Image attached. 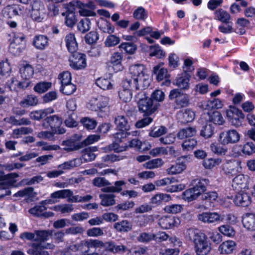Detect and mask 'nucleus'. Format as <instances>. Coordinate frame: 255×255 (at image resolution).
<instances>
[{
	"mask_svg": "<svg viewBox=\"0 0 255 255\" xmlns=\"http://www.w3.org/2000/svg\"><path fill=\"white\" fill-rule=\"evenodd\" d=\"M35 243L41 244L42 245L46 247V248L50 249L52 245L45 242L49 240L50 237L52 235L51 230H35Z\"/></svg>",
	"mask_w": 255,
	"mask_h": 255,
	"instance_id": "nucleus-14",
	"label": "nucleus"
},
{
	"mask_svg": "<svg viewBox=\"0 0 255 255\" xmlns=\"http://www.w3.org/2000/svg\"><path fill=\"white\" fill-rule=\"evenodd\" d=\"M190 75L186 72L183 73L181 75L177 78L176 85L182 89H188L189 87V80Z\"/></svg>",
	"mask_w": 255,
	"mask_h": 255,
	"instance_id": "nucleus-34",
	"label": "nucleus"
},
{
	"mask_svg": "<svg viewBox=\"0 0 255 255\" xmlns=\"http://www.w3.org/2000/svg\"><path fill=\"white\" fill-rule=\"evenodd\" d=\"M120 42V38L115 35L111 34L107 36L104 44L105 46L111 47L118 45Z\"/></svg>",
	"mask_w": 255,
	"mask_h": 255,
	"instance_id": "nucleus-56",
	"label": "nucleus"
},
{
	"mask_svg": "<svg viewBox=\"0 0 255 255\" xmlns=\"http://www.w3.org/2000/svg\"><path fill=\"white\" fill-rule=\"evenodd\" d=\"M249 179L248 175L239 174L232 180V187L237 191L241 190L247 188V182Z\"/></svg>",
	"mask_w": 255,
	"mask_h": 255,
	"instance_id": "nucleus-19",
	"label": "nucleus"
},
{
	"mask_svg": "<svg viewBox=\"0 0 255 255\" xmlns=\"http://www.w3.org/2000/svg\"><path fill=\"white\" fill-rule=\"evenodd\" d=\"M177 118L180 122L186 124L192 122L195 119V114L190 109L180 111L177 113Z\"/></svg>",
	"mask_w": 255,
	"mask_h": 255,
	"instance_id": "nucleus-22",
	"label": "nucleus"
},
{
	"mask_svg": "<svg viewBox=\"0 0 255 255\" xmlns=\"http://www.w3.org/2000/svg\"><path fill=\"white\" fill-rule=\"evenodd\" d=\"M135 100L137 101L138 110L146 115L153 114L159 107V104L154 103L151 99L146 97L143 91L139 92L135 96Z\"/></svg>",
	"mask_w": 255,
	"mask_h": 255,
	"instance_id": "nucleus-3",
	"label": "nucleus"
},
{
	"mask_svg": "<svg viewBox=\"0 0 255 255\" xmlns=\"http://www.w3.org/2000/svg\"><path fill=\"white\" fill-rule=\"evenodd\" d=\"M46 210V208L45 206H44V205H43L41 202H40L38 205H36L33 208L30 209L29 210V212L33 216L37 217H40L42 216L48 217L51 216L53 215L52 213L44 212Z\"/></svg>",
	"mask_w": 255,
	"mask_h": 255,
	"instance_id": "nucleus-28",
	"label": "nucleus"
},
{
	"mask_svg": "<svg viewBox=\"0 0 255 255\" xmlns=\"http://www.w3.org/2000/svg\"><path fill=\"white\" fill-rule=\"evenodd\" d=\"M223 106L222 101L218 98H213L208 100L205 105V109L207 110H212L213 109L222 108Z\"/></svg>",
	"mask_w": 255,
	"mask_h": 255,
	"instance_id": "nucleus-47",
	"label": "nucleus"
},
{
	"mask_svg": "<svg viewBox=\"0 0 255 255\" xmlns=\"http://www.w3.org/2000/svg\"><path fill=\"white\" fill-rule=\"evenodd\" d=\"M69 61L70 66L75 70L83 69L87 65L86 55L77 52L72 53Z\"/></svg>",
	"mask_w": 255,
	"mask_h": 255,
	"instance_id": "nucleus-12",
	"label": "nucleus"
},
{
	"mask_svg": "<svg viewBox=\"0 0 255 255\" xmlns=\"http://www.w3.org/2000/svg\"><path fill=\"white\" fill-rule=\"evenodd\" d=\"M33 44L36 48L43 50L48 44V38L44 35H38L35 36L33 40Z\"/></svg>",
	"mask_w": 255,
	"mask_h": 255,
	"instance_id": "nucleus-29",
	"label": "nucleus"
},
{
	"mask_svg": "<svg viewBox=\"0 0 255 255\" xmlns=\"http://www.w3.org/2000/svg\"><path fill=\"white\" fill-rule=\"evenodd\" d=\"M93 185L97 187L106 188L111 185L109 181L105 177H97L95 178L92 182Z\"/></svg>",
	"mask_w": 255,
	"mask_h": 255,
	"instance_id": "nucleus-52",
	"label": "nucleus"
},
{
	"mask_svg": "<svg viewBox=\"0 0 255 255\" xmlns=\"http://www.w3.org/2000/svg\"><path fill=\"white\" fill-rule=\"evenodd\" d=\"M226 115L232 125L236 127L240 126L245 118V115L242 111L234 106H230L226 110Z\"/></svg>",
	"mask_w": 255,
	"mask_h": 255,
	"instance_id": "nucleus-8",
	"label": "nucleus"
},
{
	"mask_svg": "<svg viewBox=\"0 0 255 255\" xmlns=\"http://www.w3.org/2000/svg\"><path fill=\"white\" fill-rule=\"evenodd\" d=\"M119 96L120 99L124 102L127 103L130 101L132 97V92L129 89L124 88L119 92Z\"/></svg>",
	"mask_w": 255,
	"mask_h": 255,
	"instance_id": "nucleus-46",
	"label": "nucleus"
},
{
	"mask_svg": "<svg viewBox=\"0 0 255 255\" xmlns=\"http://www.w3.org/2000/svg\"><path fill=\"white\" fill-rule=\"evenodd\" d=\"M99 38V35L97 31H92L87 33L85 36V42L91 44L97 42Z\"/></svg>",
	"mask_w": 255,
	"mask_h": 255,
	"instance_id": "nucleus-60",
	"label": "nucleus"
},
{
	"mask_svg": "<svg viewBox=\"0 0 255 255\" xmlns=\"http://www.w3.org/2000/svg\"><path fill=\"white\" fill-rule=\"evenodd\" d=\"M209 181L207 179H196L194 180L193 187L185 190L182 193V199L188 202L196 199L198 196L206 191Z\"/></svg>",
	"mask_w": 255,
	"mask_h": 255,
	"instance_id": "nucleus-2",
	"label": "nucleus"
},
{
	"mask_svg": "<svg viewBox=\"0 0 255 255\" xmlns=\"http://www.w3.org/2000/svg\"><path fill=\"white\" fill-rule=\"evenodd\" d=\"M65 40L66 47L70 53H73L77 52L78 43L74 34L69 33L67 34L65 37Z\"/></svg>",
	"mask_w": 255,
	"mask_h": 255,
	"instance_id": "nucleus-27",
	"label": "nucleus"
},
{
	"mask_svg": "<svg viewBox=\"0 0 255 255\" xmlns=\"http://www.w3.org/2000/svg\"><path fill=\"white\" fill-rule=\"evenodd\" d=\"M147 13L145 9L142 7H138L133 12V16L138 20H144L147 17Z\"/></svg>",
	"mask_w": 255,
	"mask_h": 255,
	"instance_id": "nucleus-63",
	"label": "nucleus"
},
{
	"mask_svg": "<svg viewBox=\"0 0 255 255\" xmlns=\"http://www.w3.org/2000/svg\"><path fill=\"white\" fill-rule=\"evenodd\" d=\"M163 64H159L153 68V72L156 75V79L160 81L166 78L167 76V70L161 66Z\"/></svg>",
	"mask_w": 255,
	"mask_h": 255,
	"instance_id": "nucleus-44",
	"label": "nucleus"
},
{
	"mask_svg": "<svg viewBox=\"0 0 255 255\" xmlns=\"http://www.w3.org/2000/svg\"><path fill=\"white\" fill-rule=\"evenodd\" d=\"M30 16L35 21L41 22L45 18L46 11L42 2L38 0H34L31 4Z\"/></svg>",
	"mask_w": 255,
	"mask_h": 255,
	"instance_id": "nucleus-7",
	"label": "nucleus"
},
{
	"mask_svg": "<svg viewBox=\"0 0 255 255\" xmlns=\"http://www.w3.org/2000/svg\"><path fill=\"white\" fill-rule=\"evenodd\" d=\"M100 198L101 199V204L104 206H110L115 204V196L114 194H100Z\"/></svg>",
	"mask_w": 255,
	"mask_h": 255,
	"instance_id": "nucleus-42",
	"label": "nucleus"
},
{
	"mask_svg": "<svg viewBox=\"0 0 255 255\" xmlns=\"http://www.w3.org/2000/svg\"><path fill=\"white\" fill-rule=\"evenodd\" d=\"M38 103V99L37 96L34 95H28L19 102V105L22 107L25 108L35 106Z\"/></svg>",
	"mask_w": 255,
	"mask_h": 255,
	"instance_id": "nucleus-36",
	"label": "nucleus"
},
{
	"mask_svg": "<svg viewBox=\"0 0 255 255\" xmlns=\"http://www.w3.org/2000/svg\"><path fill=\"white\" fill-rule=\"evenodd\" d=\"M62 123V120L61 118L56 115H52L47 117L43 120L42 126L45 128L50 127L52 131L54 128L60 126Z\"/></svg>",
	"mask_w": 255,
	"mask_h": 255,
	"instance_id": "nucleus-20",
	"label": "nucleus"
},
{
	"mask_svg": "<svg viewBox=\"0 0 255 255\" xmlns=\"http://www.w3.org/2000/svg\"><path fill=\"white\" fill-rule=\"evenodd\" d=\"M154 234L143 232L140 234L137 239L139 242L146 243L154 241Z\"/></svg>",
	"mask_w": 255,
	"mask_h": 255,
	"instance_id": "nucleus-62",
	"label": "nucleus"
},
{
	"mask_svg": "<svg viewBox=\"0 0 255 255\" xmlns=\"http://www.w3.org/2000/svg\"><path fill=\"white\" fill-rule=\"evenodd\" d=\"M150 56H156L158 58H161L165 56V53L158 45L151 46L150 47Z\"/></svg>",
	"mask_w": 255,
	"mask_h": 255,
	"instance_id": "nucleus-58",
	"label": "nucleus"
},
{
	"mask_svg": "<svg viewBox=\"0 0 255 255\" xmlns=\"http://www.w3.org/2000/svg\"><path fill=\"white\" fill-rule=\"evenodd\" d=\"M165 98V94L163 91L160 90H155L151 95V97L149 98L154 103L162 102Z\"/></svg>",
	"mask_w": 255,
	"mask_h": 255,
	"instance_id": "nucleus-61",
	"label": "nucleus"
},
{
	"mask_svg": "<svg viewBox=\"0 0 255 255\" xmlns=\"http://www.w3.org/2000/svg\"><path fill=\"white\" fill-rule=\"evenodd\" d=\"M186 239L194 244V249L197 255H207L211 251L207 236L195 228L188 229L185 233Z\"/></svg>",
	"mask_w": 255,
	"mask_h": 255,
	"instance_id": "nucleus-1",
	"label": "nucleus"
},
{
	"mask_svg": "<svg viewBox=\"0 0 255 255\" xmlns=\"http://www.w3.org/2000/svg\"><path fill=\"white\" fill-rule=\"evenodd\" d=\"M131 224L128 220H122V221L116 223L114 228L119 232H128L132 229Z\"/></svg>",
	"mask_w": 255,
	"mask_h": 255,
	"instance_id": "nucleus-37",
	"label": "nucleus"
},
{
	"mask_svg": "<svg viewBox=\"0 0 255 255\" xmlns=\"http://www.w3.org/2000/svg\"><path fill=\"white\" fill-rule=\"evenodd\" d=\"M198 219L205 223L211 224L223 220L220 214L217 212H204L198 215Z\"/></svg>",
	"mask_w": 255,
	"mask_h": 255,
	"instance_id": "nucleus-16",
	"label": "nucleus"
},
{
	"mask_svg": "<svg viewBox=\"0 0 255 255\" xmlns=\"http://www.w3.org/2000/svg\"><path fill=\"white\" fill-rule=\"evenodd\" d=\"M33 129L28 127H21L12 130V135L14 138H18L23 134L31 133Z\"/></svg>",
	"mask_w": 255,
	"mask_h": 255,
	"instance_id": "nucleus-54",
	"label": "nucleus"
},
{
	"mask_svg": "<svg viewBox=\"0 0 255 255\" xmlns=\"http://www.w3.org/2000/svg\"><path fill=\"white\" fill-rule=\"evenodd\" d=\"M179 224V219L172 216L162 217L159 219L158 222L159 225L164 229H168L174 226H177Z\"/></svg>",
	"mask_w": 255,
	"mask_h": 255,
	"instance_id": "nucleus-18",
	"label": "nucleus"
},
{
	"mask_svg": "<svg viewBox=\"0 0 255 255\" xmlns=\"http://www.w3.org/2000/svg\"><path fill=\"white\" fill-rule=\"evenodd\" d=\"M234 202L238 206L247 207L251 203V197L247 193L239 192L235 195Z\"/></svg>",
	"mask_w": 255,
	"mask_h": 255,
	"instance_id": "nucleus-21",
	"label": "nucleus"
},
{
	"mask_svg": "<svg viewBox=\"0 0 255 255\" xmlns=\"http://www.w3.org/2000/svg\"><path fill=\"white\" fill-rule=\"evenodd\" d=\"M215 132V127L211 124L203 126L200 129V135L205 138H209L212 136Z\"/></svg>",
	"mask_w": 255,
	"mask_h": 255,
	"instance_id": "nucleus-38",
	"label": "nucleus"
},
{
	"mask_svg": "<svg viewBox=\"0 0 255 255\" xmlns=\"http://www.w3.org/2000/svg\"><path fill=\"white\" fill-rule=\"evenodd\" d=\"M81 158H76L72 160L64 162L58 166V168L63 170H70L72 168L80 166L83 163Z\"/></svg>",
	"mask_w": 255,
	"mask_h": 255,
	"instance_id": "nucleus-26",
	"label": "nucleus"
},
{
	"mask_svg": "<svg viewBox=\"0 0 255 255\" xmlns=\"http://www.w3.org/2000/svg\"><path fill=\"white\" fill-rule=\"evenodd\" d=\"M109 98L103 95L93 97L88 104V107L92 111L105 112L108 110Z\"/></svg>",
	"mask_w": 255,
	"mask_h": 255,
	"instance_id": "nucleus-5",
	"label": "nucleus"
},
{
	"mask_svg": "<svg viewBox=\"0 0 255 255\" xmlns=\"http://www.w3.org/2000/svg\"><path fill=\"white\" fill-rule=\"evenodd\" d=\"M163 161L161 158H156L149 160L144 164V167L147 169H154L160 167L163 164Z\"/></svg>",
	"mask_w": 255,
	"mask_h": 255,
	"instance_id": "nucleus-57",
	"label": "nucleus"
},
{
	"mask_svg": "<svg viewBox=\"0 0 255 255\" xmlns=\"http://www.w3.org/2000/svg\"><path fill=\"white\" fill-rule=\"evenodd\" d=\"M218 197V194L216 192H209L205 193L202 195V199L205 201V204L203 205L204 209H207L210 207H213L212 205L213 201H215Z\"/></svg>",
	"mask_w": 255,
	"mask_h": 255,
	"instance_id": "nucleus-31",
	"label": "nucleus"
},
{
	"mask_svg": "<svg viewBox=\"0 0 255 255\" xmlns=\"http://www.w3.org/2000/svg\"><path fill=\"white\" fill-rule=\"evenodd\" d=\"M219 231L224 235L231 237L235 235L233 228L228 225H224L219 227Z\"/></svg>",
	"mask_w": 255,
	"mask_h": 255,
	"instance_id": "nucleus-59",
	"label": "nucleus"
},
{
	"mask_svg": "<svg viewBox=\"0 0 255 255\" xmlns=\"http://www.w3.org/2000/svg\"><path fill=\"white\" fill-rule=\"evenodd\" d=\"M240 138V134L235 129L224 131L220 133L218 141L222 145L238 142Z\"/></svg>",
	"mask_w": 255,
	"mask_h": 255,
	"instance_id": "nucleus-9",
	"label": "nucleus"
},
{
	"mask_svg": "<svg viewBox=\"0 0 255 255\" xmlns=\"http://www.w3.org/2000/svg\"><path fill=\"white\" fill-rule=\"evenodd\" d=\"M238 162L235 160H229L223 164L222 169L224 172L229 175H234L237 172Z\"/></svg>",
	"mask_w": 255,
	"mask_h": 255,
	"instance_id": "nucleus-25",
	"label": "nucleus"
},
{
	"mask_svg": "<svg viewBox=\"0 0 255 255\" xmlns=\"http://www.w3.org/2000/svg\"><path fill=\"white\" fill-rule=\"evenodd\" d=\"M31 248L27 251L29 255H47L48 253L42 250L43 249H47L46 247L42 245L41 244L33 243L31 244Z\"/></svg>",
	"mask_w": 255,
	"mask_h": 255,
	"instance_id": "nucleus-32",
	"label": "nucleus"
},
{
	"mask_svg": "<svg viewBox=\"0 0 255 255\" xmlns=\"http://www.w3.org/2000/svg\"><path fill=\"white\" fill-rule=\"evenodd\" d=\"M196 129L195 128L188 127L180 130L177 134L179 139H183L188 137H192L196 133Z\"/></svg>",
	"mask_w": 255,
	"mask_h": 255,
	"instance_id": "nucleus-41",
	"label": "nucleus"
},
{
	"mask_svg": "<svg viewBox=\"0 0 255 255\" xmlns=\"http://www.w3.org/2000/svg\"><path fill=\"white\" fill-rule=\"evenodd\" d=\"M124 88L129 89L131 91L139 92L143 91V90L147 88L148 87H144L143 82H140L137 79L132 78L131 77L127 78L123 82Z\"/></svg>",
	"mask_w": 255,
	"mask_h": 255,
	"instance_id": "nucleus-15",
	"label": "nucleus"
},
{
	"mask_svg": "<svg viewBox=\"0 0 255 255\" xmlns=\"http://www.w3.org/2000/svg\"><path fill=\"white\" fill-rule=\"evenodd\" d=\"M91 22L88 18L81 19L77 24V28L79 31L84 33L90 29Z\"/></svg>",
	"mask_w": 255,
	"mask_h": 255,
	"instance_id": "nucleus-50",
	"label": "nucleus"
},
{
	"mask_svg": "<svg viewBox=\"0 0 255 255\" xmlns=\"http://www.w3.org/2000/svg\"><path fill=\"white\" fill-rule=\"evenodd\" d=\"M114 123L117 128L120 131H128L130 128L128 122L124 116L120 115L115 117Z\"/></svg>",
	"mask_w": 255,
	"mask_h": 255,
	"instance_id": "nucleus-24",
	"label": "nucleus"
},
{
	"mask_svg": "<svg viewBox=\"0 0 255 255\" xmlns=\"http://www.w3.org/2000/svg\"><path fill=\"white\" fill-rule=\"evenodd\" d=\"M54 113L52 108H47L44 110L33 111L30 113V117L31 119L39 121L46 117L48 114Z\"/></svg>",
	"mask_w": 255,
	"mask_h": 255,
	"instance_id": "nucleus-33",
	"label": "nucleus"
},
{
	"mask_svg": "<svg viewBox=\"0 0 255 255\" xmlns=\"http://www.w3.org/2000/svg\"><path fill=\"white\" fill-rule=\"evenodd\" d=\"M25 43V36L22 33L14 34L12 42L10 44L9 50L13 54H18Z\"/></svg>",
	"mask_w": 255,
	"mask_h": 255,
	"instance_id": "nucleus-11",
	"label": "nucleus"
},
{
	"mask_svg": "<svg viewBox=\"0 0 255 255\" xmlns=\"http://www.w3.org/2000/svg\"><path fill=\"white\" fill-rule=\"evenodd\" d=\"M97 85L104 90L112 89L113 85L109 79L100 78L96 80Z\"/></svg>",
	"mask_w": 255,
	"mask_h": 255,
	"instance_id": "nucleus-51",
	"label": "nucleus"
},
{
	"mask_svg": "<svg viewBox=\"0 0 255 255\" xmlns=\"http://www.w3.org/2000/svg\"><path fill=\"white\" fill-rule=\"evenodd\" d=\"M6 181L3 177L0 174V198H2L10 194V191L7 189Z\"/></svg>",
	"mask_w": 255,
	"mask_h": 255,
	"instance_id": "nucleus-55",
	"label": "nucleus"
},
{
	"mask_svg": "<svg viewBox=\"0 0 255 255\" xmlns=\"http://www.w3.org/2000/svg\"><path fill=\"white\" fill-rule=\"evenodd\" d=\"M81 5H83V4L80 1H71L68 4H64V7L66 10V12H63L62 15L65 16L66 14H69V13H74L75 6L81 7Z\"/></svg>",
	"mask_w": 255,
	"mask_h": 255,
	"instance_id": "nucleus-49",
	"label": "nucleus"
},
{
	"mask_svg": "<svg viewBox=\"0 0 255 255\" xmlns=\"http://www.w3.org/2000/svg\"><path fill=\"white\" fill-rule=\"evenodd\" d=\"M167 130L164 126L155 127L152 128L149 135L153 137H158L167 133Z\"/></svg>",
	"mask_w": 255,
	"mask_h": 255,
	"instance_id": "nucleus-48",
	"label": "nucleus"
},
{
	"mask_svg": "<svg viewBox=\"0 0 255 255\" xmlns=\"http://www.w3.org/2000/svg\"><path fill=\"white\" fill-rule=\"evenodd\" d=\"M242 222L244 227L248 230L255 231V214H245L242 217Z\"/></svg>",
	"mask_w": 255,
	"mask_h": 255,
	"instance_id": "nucleus-23",
	"label": "nucleus"
},
{
	"mask_svg": "<svg viewBox=\"0 0 255 255\" xmlns=\"http://www.w3.org/2000/svg\"><path fill=\"white\" fill-rule=\"evenodd\" d=\"M236 247L235 242L227 241L222 243L218 249L221 254H229L233 252Z\"/></svg>",
	"mask_w": 255,
	"mask_h": 255,
	"instance_id": "nucleus-35",
	"label": "nucleus"
},
{
	"mask_svg": "<svg viewBox=\"0 0 255 255\" xmlns=\"http://www.w3.org/2000/svg\"><path fill=\"white\" fill-rule=\"evenodd\" d=\"M146 69L142 64H136L132 65L129 68L130 77L137 79L140 82H143L144 87L150 85L151 80L148 74L145 73Z\"/></svg>",
	"mask_w": 255,
	"mask_h": 255,
	"instance_id": "nucleus-4",
	"label": "nucleus"
},
{
	"mask_svg": "<svg viewBox=\"0 0 255 255\" xmlns=\"http://www.w3.org/2000/svg\"><path fill=\"white\" fill-rule=\"evenodd\" d=\"M20 74L23 81H30V78L34 74L33 68L31 65L27 64L20 69Z\"/></svg>",
	"mask_w": 255,
	"mask_h": 255,
	"instance_id": "nucleus-43",
	"label": "nucleus"
},
{
	"mask_svg": "<svg viewBox=\"0 0 255 255\" xmlns=\"http://www.w3.org/2000/svg\"><path fill=\"white\" fill-rule=\"evenodd\" d=\"M82 135L75 134L67 140L62 141V145L64 146V150L67 151H72L78 150L82 148L81 141Z\"/></svg>",
	"mask_w": 255,
	"mask_h": 255,
	"instance_id": "nucleus-10",
	"label": "nucleus"
},
{
	"mask_svg": "<svg viewBox=\"0 0 255 255\" xmlns=\"http://www.w3.org/2000/svg\"><path fill=\"white\" fill-rule=\"evenodd\" d=\"M187 157L185 156L179 157L177 159L176 164L172 165L170 167L166 169L167 173L170 175L181 173L186 167L185 163L183 160H185Z\"/></svg>",
	"mask_w": 255,
	"mask_h": 255,
	"instance_id": "nucleus-17",
	"label": "nucleus"
},
{
	"mask_svg": "<svg viewBox=\"0 0 255 255\" xmlns=\"http://www.w3.org/2000/svg\"><path fill=\"white\" fill-rule=\"evenodd\" d=\"M125 184V182L123 180L116 181L114 183L115 186L110 185L109 187L103 188L101 191L103 192L119 193L123 190L122 186Z\"/></svg>",
	"mask_w": 255,
	"mask_h": 255,
	"instance_id": "nucleus-39",
	"label": "nucleus"
},
{
	"mask_svg": "<svg viewBox=\"0 0 255 255\" xmlns=\"http://www.w3.org/2000/svg\"><path fill=\"white\" fill-rule=\"evenodd\" d=\"M76 90V86L70 83L67 84L61 85L60 91L65 95H70L72 94Z\"/></svg>",
	"mask_w": 255,
	"mask_h": 255,
	"instance_id": "nucleus-64",
	"label": "nucleus"
},
{
	"mask_svg": "<svg viewBox=\"0 0 255 255\" xmlns=\"http://www.w3.org/2000/svg\"><path fill=\"white\" fill-rule=\"evenodd\" d=\"M19 11L21 10L18 6H8L4 9V14L6 17L11 18L13 16L19 15Z\"/></svg>",
	"mask_w": 255,
	"mask_h": 255,
	"instance_id": "nucleus-53",
	"label": "nucleus"
},
{
	"mask_svg": "<svg viewBox=\"0 0 255 255\" xmlns=\"http://www.w3.org/2000/svg\"><path fill=\"white\" fill-rule=\"evenodd\" d=\"M215 19L219 20L226 24L231 23V17L230 14L226 10L220 8L216 10L214 12Z\"/></svg>",
	"mask_w": 255,
	"mask_h": 255,
	"instance_id": "nucleus-30",
	"label": "nucleus"
},
{
	"mask_svg": "<svg viewBox=\"0 0 255 255\" xmlns=\"http://www.w3.org/2000/svg\"><path fill=\"white\" fill-rule=\"evenodd\" d=\"M84 248H86L85 252H88L90 248H98L102 247L104 243L97 239H89L83 241Z\"/></svg>",
	"mask_w": 255,
	"mask_h": 255,
	"instance_id": "nucleus-40",
	"label": "nucleus"
},
{
	"mask_svg": "<svg viewBox=\"0 0 255 255\" xmlns=\"http://www.w3.org/2000/svg\"><path fill=\"white\" fill-rule=\"evenodd\" d=\"M51 86L52 83L51 82L47 81L40 82L34 86L33 90L38 94H42L48 91Z\"/></svg>",
	"mask_w": 255,
	"mask_h": 255,
	"instance_id": "nucleus-45",
	"label": "nucleus"
},
{
	"mask_svg": "<svg viewBox=\"0 0 255 255\" xmlns=\"http://www.w3.org/2000/svg\"><path fill=\"white\" fill-rule=\"evenodd\" d=\"M170 100L175 99V104L176 109H181L186 107L189 104V97L187 94L182 93L179 89L171 90L169 95Z\"/></svg>",
	"mask_w": 255,
	"mask_h": 255,
	"instance_id": "nucleus-6",
	"label": "nucleus"
},
{
	"mask_svg": "<svg viewBox=\"0 0 255 255\" xmlns=\"http://www.w3.org/2000/svg\"><path fill=\"white\" fill-rule=\"evenodd\" d=\"M31 81L18 80L15 77L11 78L7 82V85L10 91L18 92L21 90H25L29 87Z\"/></svg>",
	"mask_w": 255,
	"mask_h": 255,
	"instance_id": "nucleus-13",
	"label": "nucleus"
}]
</instances>
